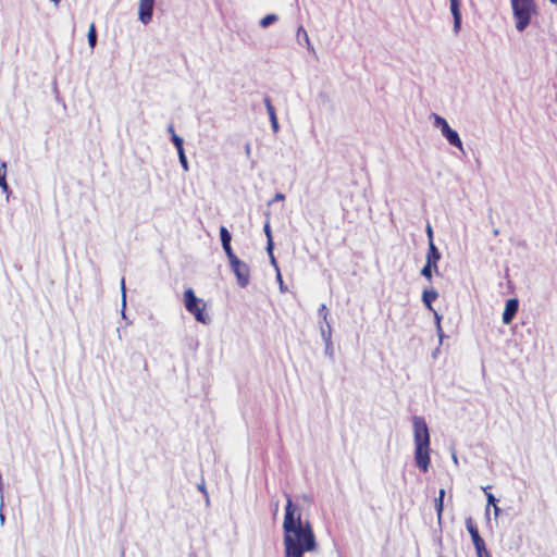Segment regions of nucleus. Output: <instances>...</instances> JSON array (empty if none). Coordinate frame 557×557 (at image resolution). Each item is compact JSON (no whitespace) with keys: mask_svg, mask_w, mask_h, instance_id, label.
<instances>
[{"mask_svg":"<svg viewBox=\"0 0 557 557\" xmlns=\"http://www.w3.org/2000/svg\"><path fill=\"white\" fill-rule=\"evenodd\" d=\"M286 557H302L305 552L315 548V539L309 522L302 523L300 513L287 497L283 521Z\"/></svg>","mask_w":557,"mask_h":557,"instance_id":"f257e3e1","label":"nucleus"},{"mask_svg":"<svg viewBox=\"0 0 557 557\" xmlns=\"http://www.w3.org/2000/svg\"><path fill=\"white\" fill-rule=\"evenodd\" d=\"M414 437V459L417 466L426 472L430 466V434L424 418L414 416L412 418Z\"/></svg>","mask_w":557,"mask_h":557,"instance_id":"f03ea898","label":"nucleus"},{"mask_svg":"<svg viewBox=\"0 0 557 557\" xmlns=\"http://www.w3.org/2000/svg\"><path fill=\"white\" fill-rule=\"evenodd\" d=\"M510 3L516 20V28L522 32L530 24L532 15L536 13V4L534 0H510Z\"/></svg>","mask_w":557,"mask_h":557,"instance_id":"7ed1b4c3","label":"nucleus"},{"mask_svg":"<svg viewBox=\"0 0 557 557\" xmlns=\"http://www.w3.org/2000/svg\"><path fill=\"white\" fill-rule=\"evenodd\" d=\"M184 305L186 310L195 317L198 322L207 323L209 320L208 314L205 312L206 304L202 299L198 298L191 288L184 292Z\"/></svg>","mask_w":557,"mask_h":557,"instance_id":"20e7f679","label":"nucleus"},{"mask_svg":"<svg viewBox=\"0 0 557 557\" xmlns=\"http://www.w3.org/2000/svg\"><path fill=\"white\" fill-rule=\"evenodd\" d=\"M434 124L436 127H438L443 134V136L446 137V139L448 140V143L459 149L462 148V143H461V139L458 135V133L454 129H451L447 123V121L437 115V114H434Z\"/></svg>","mask_w":557,"mask_h":557,"instance_id":"39448f33","label":"nucleus"},{"mask_svg":"<svg viewBox=\"0 0 557 557\" xmlns=\"http://www.w3.org/2000/svg\"><path fill=\"white\" fill-rule=\"evenodd\" d=\"M231 269L237 277L240 287H246L249 283V267L238 258L230 262Z\"/></svg>","mask_w":557,"mask_h":557,"instance_id":"423d86ee","label":"nucleus"},{"mask_svg":"<svg viewBox=\"0 0 557 557\" xmlns=\"http://www.w3.org/2000/svg\"><path fill=\"white\" fill-rule=\"evenodd\" d=\"M154 0H139L138 16L143 24H148L152 18Z\"/></svg>","mask_w":557,"mask_h":557,"instance_id":"0eeeda50","label":"nucleus"},{"mask_svg":"<svg viewBox=\"0 0 557 557\" xmlns=\"http://www.w3.org/2000/svg\"><path fill=\"white\" fill-rule=\"evenodd\" d=\"M519 308V301L516 298L506 301L505 310L503 312V323L510 324L516 317Z\"/></svg>","mask_w":557,"mask_h":557,"instance_id":"6e6552de","label":"nucleus"},{"mask_svg":"<svg viewBox=\"0 0 557 557\" xmlns=\"http://www.w3.org/2000/svg\"><path fill=\"white\" fill-rule=\"evenodd\" d=\"M466 528L472 539L474 547H482V545L485 544V541L480 535L479 529L471 517L466 519Z\"/></svg>","mask_w":557,"mask_h":557,"instance_id":"1a4fd4ad","label":"nucleus"},{"mask_svg":"<svg viewBox=\"0 0 557 557\" xmlns=\"http://www.w3.org/2000/svg\"><path fill=\"white\" fill-rule=\"evenodd\" d=\"M441 259V253L438 249L436 248L433 240L429 242V248L426 252V262L429 264H432L434 267V271L437 272V262Z\"/></svg>","mask_w":557,"mask_h":557,"instance_id":"9d476101","label":"nucleus"},{"mask_svg":"<svg viewBox=\"0 0 557 557\" xmlns=\"http://www.w3.org/2000/svg\"><path fill=\"white\" fill-rule=\"evenodd\" d=\"M444 497H445V490L441 488L438 491V496L435 498V509L437 515L438 523L442 521L443 510H444Z\"/></svg>","mask_w":557,"mask_h":557,"instance_id":"9b49d317","label":"nucleus"},{"mask_svg":"<svg viewBox=\"0 0 557 557\" xmlns=\"http://www.w3.org/2000/svg\"><path fill=\"white\" fill-rule=\"evenodd\" d=\"M450 11L454 16V26L456 29L460 27L461 23V14L459 10V1L458 0H450Z\"/></svg>","mask_w":557,"mask_h":557,"instance_id":"f8f14e48","label":"nucleus"},{"mask_svg":"<svg viewBox=\"0 0 557 557\" xmlns=\"http://www.w3.org/2000/svg\"><path fill=\"white\" fill-rule=\"evenodd\" d=\"M438 297V294L436 290L434 289H425L422 294V300L425 305V307L430 310H433V307H432V302L434 300H436V298Z\"/></svg>","mask_w":557,"mask_h":557,"instance_id":"ddd939ff","label":"nucleus"},{"mask_svg":"<svg viewBox=\"0 0 557 557\" xmlns=\"http://www.w3.org/2000/svg\"><path fill=\"white\" fill-rule=\"evenodd\" d=\"M264 102H265L267 111L269 113V116H270V120L272 123V127L274 131H276L278 128V124H277V119H276L274 107L272 106L271 100L268 97L264 99Z\"/></svg>","mask_w":557,"mask_h":557,"instance_id":"4468645a","label":"nucleus"},{"mask_svg":"<svg viewBox=\"0 0 557 557\" xmlns=\"http://www.w3.org/2000/svg\"><path fill=\"white\" fill-rule=\"evenodd\" d=\"M169 132L172 135L171 139H172L174 146L176 147L177 152L183 151L184 150V148H183V138H181L178 135H176L173 125L169 126Z\"/></svg>","mask_w":557,"mask_h":557,"instance_id":"2eb2a0df","label":"nucleus"},{"mask_svg":"<svg viewBox=\"0 0 557 557\" xmlns=\"http://www.w3.org/2000/svg\"><path fill=\"white\" fill-rule=\"evenodd\" d=\"M88 44L90 46L91 49L95 48L96 44H97V32H96V25L95 23H91L89 25V29H88Z\"/></svg>","mask_w":557,"mask_h":557,"instance_id":"dca6fc26","label":"nucleus"},{"mask_svg":"<svg viewBox=\"0 0 557 557\" xmlns=\"http://www.w3.org/2000/svg\"><path fill=\"white\" fill-rule=\"evenodd\" d=\"M264 233H265V236L268 239L267 240V250H268V252H271V250L273 249V239H272V232H271L269 221L264 224Z\"/></svg>","mask_w":557,"mask_h":557,"instance_id":"f3484780","label":"nucleus"},{"mask_svg":"<svg viewBox=\"0 0 557 557\" xmlns=\"http://www.w3.org/2000/svg\"><path fill=\"white\" fill-rule=\"evenodd\" d=\"M434 267L432 264L425 263L421 270V275L424 276L428 281L432 280Z\"/></svg>","mask_w":557,"mask_h":557,"instance_id":"a211bd4d","label":"nucleus"},{"mask_svg":"<svg viewBox=\"0 0 557 557\" xmlns=\"http://www.w3.org/2000/svg\"><path fill=\"white\" fill-rule=\"evenodd\" d=\"M220 237H221L222 245L226 244V243H231V240H232V236L225 226L220 227Z\"/></svg>","mask_w":557,"mask_h":557,"instance_id":"6ab92c4d","label":"nucleus"},{"mask_svg":"<svg viewBox=\"0 0 557 557\" xmlns=\"http://www.w3.org/2000/svg\"><path fill=\"white\" fill-rule=\"evenodd\" d=\"M277 20V16L275 14H268L264 17L261 18L260 25L262 27H268L272 23H274Z\"/></svg>","mask_w":557,"mask_h":557,"instance_id":"aec40b11","label":"nucleus"},{"mask_svg":"<svg viewBox=\"0 0 557 557\" xmlns=\"http://www.w3.org/2000/svg\"><path fill=\"white\" fill-rule=\"evenodd\" d=\"M222 247H223V250L225 251L230 262L237 258V256L234 253V251L232 249L231 243L223 244Z\"/></svg>","mask_w":557,"mask_h":557,"instance_id":"412c9836","label":"nucleus"},{"mask_svg":"<svg viewBox=\"0 0 557 557\" xmlns=\"http://www.w3.org/2000/svg\"><path fill=\"white\" fill-rule=\"evenodd\" d=\"M475 552L478 557H492L485 544L482 547H475Z\"/></svg>","mask_w":557,"mask_h":557,"instance_id":"4be33fe9","label":"nucleus"},{"mask_svg":"<svg viewBox=\"0 0 557 557\" xmlns=\"http://www.w3.org/2000/svg\"><path fill=\"white\" fill-rule=\"evenodd\" d=\"M178 157H180V162H181L183 169L185 171H187L188 170V162H187V159H186L184 150L178 152Z\"/></svg>","mask_w":557,"mask_h":557,"instance_id":"5701e85b","label":"nucleus"},{"mask_svg":"<svg viewBox=\"0 0 557 557\" xmlns=\"http://www.w3.org/2000/svg\"><path fill=\"white\" fill-rule=\"evenodd\" d=\"M486 496H487V502H488V504H493V505H494V507H495V510L497 511V510H498V508H497V507H496V505H495L496 498L494 497V495H493L492 493H487V492H486Z\"/></svg>","mask_w":557,"mask_h":557,"instance_id":"b1692460","label":"nucleus"},{"mask_svg":"<svg viewBox=\"0 0 557 557\" xmlns=\"http://www.w3.org/2000/svg\"><path fill=\"white\" fill-rule=\"evenodd\" d=\"M269 256H270V260H271V263L275 267V269L277 270L278 269V265H277V262L275 260V257L273 255V249L271 250V252H269Z\"/></svg>","mask_w":557,"mask_h":557,"instance_id":"393cba45","label":"nucleus"},{"mask_svg":"<svg viewBox=\"0 0 557 557\" xmlns=\"http://www.w3.org/2000/svg\"><path fill=\"white\" fill-rule=\"evenodd\" d=\"M426 233H428L429 242L433 240V230L430 224H428V226H426Z\"/></svg>","mask_w":557,"mask_h":557,"instance_id":"a878e982","label":"nucleus"},{"mask_svg":"<svg viewBox=\"0 0 557 557\" xmlns=\"http://www.w3.org/2000/svg\"><path fill=\"white\" fill-rule=\"evenodd\" d=\"M284 199H285L284 194H282V193H277V194L274 196L273 201H280V200H284Z\"/></svg>","mask_w":557,"mask_h":557,"instance_id":"bb28decb","label":"nucleus"},{"mask_svg":"<svg viewBox=\"0 0 557 557\" xmlns=\"http://www.w3.org/2000/svg\"><path fill=\"white\" fill-rule=\"evenodd\" d=\"M320 311L323 313V318L326 319V317H327V309H326L325 305H322L320 307Z\"/></svg>","mask_w":557,"mask_h":557,"instance_id":"cd10ccee","label":"nucleus"},{"mask_svg":"<svg viewBox=\"0 0 557 557\" xmlns=\"http://www.w3.org/2000/svg\"><path fill=\"white\" fill-rule=\"evenodd\" d=\"M276 277H277V281L281 283V285L283 284V280H282V275H281V272H280V269L276 270Z\"/></svg>","mask_w":557,"mask_h":557,"instance_id":"c85d7f7f","label":"nucleus"},{"mask_svg":"<svg viewBox=\"0 0 557 557\" xmlns=\"http://www.w3.org/2000/svg\"><path fill=\"white\" fill-rule=\"evenodd\" d=\"M54 4H59L60 0H51Z\"/></svg>","mask_w":557,"mask_h":557,"instance_id":"c756f323","label":"nucleus"},{"mask_svg":"<svg viewBox=\"0 0 557 557\" xmlns=\"http://www.w3.org/2000/svg\"><path fill=\"white\" fill-rule=\"evenodd\" d=\"M553 4H557V0H550Z\"/></svg>","mask_w":557,"mask_h":557,"instance_id":"7c9ffc66","label":"nucleus"}]
</instances>
